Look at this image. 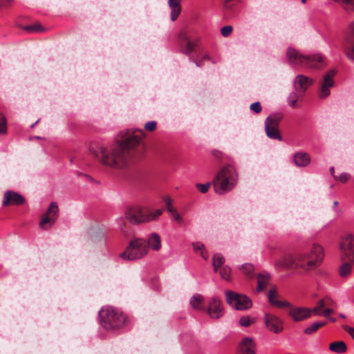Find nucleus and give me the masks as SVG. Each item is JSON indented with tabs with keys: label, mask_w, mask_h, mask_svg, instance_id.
Listing matches in <instances>:
<instances>
[{
	"label": "nucleus",
	"mask_w": 354,
	"mask_h": 354,
	"mask_svg": "<svg viewBox=\"0 0 354 354\" xmlns=\"http://www.w3.org/2000/svg\"><path fill=\"white\" fill-rule=\"evenodd\" d=\"M225 262V258L220 254H215L213 257L212 265L214 272H217L218 268H221Z\"/></svg>",
	"instance_id": "31"
},
{
	"label": "nucleus",
	"mask_w": 354,
	"mask_h": 354,
	"mask_svg": "<svg viewBox=\"0 0 354 354\" xmlns=\"http://www.w3.org/2000/svg\"><path fill=\"white\" fill-rule=\"evenodd\" d=\"M301 1L302 3H305L306 0H301Z\"/></svg>",
	"instance_id": "61"
},
{
	"label": "nucleus",
	"mask_w": 354,
	"mask_h": 354,
	"mask_svg": "<svg viewBox=\"0 0 354 354\" xmlns=\"http://www.w3.org/2000/svg\"><path fill=\"white\" fill-rule=\"evenodd\" d=\"M192 246L195 252L203 250L205 248L204 244L201 242L193 243Z\"/></svg>",
	"instance_id": "46"
},
{
	"label": "nucleus",
	"mask_w": 354,
	"mask_h": 354,
	"mask_svg": "<svg viewBox=\"0 0 354 354\" xmlns=\"http://www.w3.org/2000/svg\"><path fill=\"white\" fill-rule=\"evenodd\" d=\"M330 174L334 177V178H335V179H336V178H336V176L334 175V173H335V169H334V167H331L330 168Z\"/></svg>",
	"instance_id": "55"
},
{
	"label": "nucleus",
	"mask_w": 354,
	"mask_h": 354,
	"mask_svg": "<svg viewBox=\"0 0 354 354\" xmlns=\"http://www.w3.org/2000/svg\"><path fill=\"white\" fill-rule=\"evenodd\" d=\"M287 58L290 64L306 68L319 69L326 65L324 57L322 55H304L294 48L288 50Z\"/></svg>",
	"instance_id": "4"
},
{
	"label": "nucleus",
	"mask_w": 354,
	"mask_h": 354,
	"mask_svg": "<svg viewBox=\"0 0 354 354\" xmlns=\"http://www.w3.org/2000/svg\"><path fill=\"white\" fill-rule=\"evenodd\" d=\"M124 217L130 223L138 225L152 221L155 214L147 207L134 205L126 208Z\"/></svg>",
	"instance_id": "7"
},
{
	"label": "nucleus",
	"mask_w": 354,
	"mask_h": 354,
	"mask_svg": "<svg viewBox=\"0 0 354 354\" xmlns=\"http://www.w3.org/2000/svg\"><path fill=\"white\" fill-rule=\"evenodd\" d=\"M352 271V266L349 262L344 263L339 268V273L342 277H348Z\"/></svg>",
	"instance_id": "32"
},
{
	"label": "nucleus",
	"mask_w": 354,
	"mask_h": 354,
	"mask_svg": "<svg viewBox=\"0 0 354 354\" xmlns=\"http://www.w3.org/2000/svg\"><path fill=\"white\" fill-rule=\"evenodd\" d=\"M201 257L205 259V260H207L208 259V253L207 252V250H205V248H204L203 250H201Z\"/></svg>",
	"instance_id": "52"
},
{
	"label": "nucleus",
	"mask_w": 354,
	"mask_h": 354,
	"mask_svg": "<svg viewBox=\"0 0 354 354\" xmlns=\"http://www.w3.org/2000/svg\"><path fill=\"white\" fill-rule=\"evenodd\" d=\"M294 162L298 167H306L310 162V156L308 153L297 152L294 156Z\"/></svg>",
	"instance_id": "22"
},
{
	"label": "nucleus",
	"mask_w": 354,
	"mask_h": 354,
	"mask_svg": "<svg viewBox=\"0 0 354 354\" xmlns=\"http://www.w3.org/2000/svg\"><path fill=\"white\" fill-rule=\"evenodd\" d=\"M220 274L222 279L229 281L231 276V268L227 266H224L221 268Z\"/></svg>",
	"instance_id": "36"
},
{
	"label": "nucleus",
	"mask_w": 354,
	"mask_h": 354,
	"mask_svg": "<svg viewBox=\"0 0 354 354\" xmlns=\"http://www.w3.org/2000/svg\"><path fill=\"white\" fill-rule=\"evenodd\" d=\"M239 324L242 326L248 327L252 324V322L249 317L243 316L239 319Z\"/></svg>",
	"instance_id": "42"
},
{
	"label": "nucleus",
	"mask_w": 354,
	"mask_h": 354,
	"mask_svg": "<svg viewBox=\"0 0 354 354\" xmlns=\"http://www.w3.org/2000/svg\"><path fill=\"white\" fill-rule=\"evenodd\" d=\"M337 1L341 2L346 10L348 11L354 10V0H336Z\"/></svg>",
	"instance_id": "37"
},
{
	"label": "nucleus",
	"mask_w": 354,
	"mask_h": 354,
	"mask_svg": "<svg viewBox=\"0 0 354 354\" xmlns=\"http://www.w3.org/2000/svg\"><path fill=\"white\" fill-rule=\"evenodd\" d=\"M283 118L281 113L270 114L265 120V132L266 136L272 140L282 141L279 131V124Z\"/></svg>",
	"instance_id": "8"
},
{
	"label": "nucleus",
	"mask_w": 354,
	"mask_h": 354,
	"mask_svg": "<svg viewBox=\"0 0 354 354\" xmlns=\"http://www.w3.org/2000/svg\"><path fill=\"white\" fill-rule=\"evenodd\" d=\"M341 259L342 261H348L351 264H354V249L342 252Z\"/></svg>",
	"instance_id": "33"
},
{
	"label": "nucleus",
	"mask_w": 354,
	"mask_h": 354,
	"mask_svg": "<svg viewBox=\"0 0 354 354\" xmlns=\"http://www.w3.org/2000/svg\"><path fill=\"white\" fill-rule=\"evenodd\" d=\"M212 154L217 159H221L223 157V153L218 150H213Z\"/></svg>",
	"instance_id": "50"
},
{
	"label": "nucleus",
	"mask_w": 354,
	"mask_h": 354,
	"mask_svg": "<svg viewBox=\"0 0 354 354\" xmlns=\"http://www.w3.org/2000/svg\"><path fill=\"white\" fill-rule=\"evenodd\" d=\"M289 308L288 315L295 322H301L311 317L313 310L306 307H295L290 304Z\"/></svg>",
	"instance_id": "13"
},
{
	"label": "nucleus",
	"mask_w": 354,
	"mask_h": 354,
	"mask_svg": "<svg viewBox=\"0 0 354 354\" xmlns=\"http://www.w3.org/2000/svg\"><path fill=\"white\" fill-rule=\"evenodd\" d=\"M250 109L251 111H254L256 113H259L261 111V110H262V107L261 106V104L259 102H256L252 103L250 105Z\"/></svg>",
	"instance_id": "41"
},
{
	"label": "nucleus",
	"mask_w": 354,
	"mask_h": 354,
	"mask_svg": "<svg viewBox=\"0 0 354 354\" xmlns=\"http://www.w3.org/2000/svg\"><path fill=\"white\" fill-rule=\"evenodd\" d=\"M326 322H317L312 324L304 329V333L306 335H312L315 333L319 328L325 326Z\"/></svg>",
	"instance_id": "30"
},
{
	"label": "nucleus",
	"mask_w": 354,
	"mask_h": 354,
	"mask_svg": "<svg viewBox=\"0 0 354 354\" xmlns=\"http://www.w3.org/2000/svg\"><path fill=\"white\" fill-rule=\"evenodd\" d=\"M7 132L6 119L5 116L0 113V134Z\"/></svg>",
	"instance_id": "38"
},
{
	"label": "nucleus",
	"mask_w": 354,
	"mask_h": 354,
	"mask_svg": "<svg viewBox=\"0 0 354 354\" xmlns=\"http://www.w3.org/2000/svg\"><path fill=\"white\" fill-rule=\"evenodd\" d=\"M255 344L251 338H244L239 345V354H255Z\"/></svg>",
	"instance_id": "19"
},
{
	"label": "nucleus",
	"mask_w": 354,
	"mask_h": 354,
	"mask_svg": "<svg viewBox=\"0 0 354 354\" xmlns=\"http://www.w3.org/2000/svg\"><path fill=\"white\" fill-rule=\"evenodd\" d=\"M329 349L337 353H343L346 351L347 346L343 341L333 342L330 344Z\"/></svg>",
	"instance_id": "26"
},
{
	"label": "nucleus",
	"mask_w": 354,
	"mask_h": 354,
	"mask_svg": "<svg viewBox=\"0 0 354 354\" xmlns=\"http://www.w3.org/2000/svg\"><path fill=\"white\" fill-rule=\"evenodd\" d=\"M25 203V198L19 194L13 191H7L4 194V200L3 201V206L10 205H19Z\"/></svg>",
	"instance_id": "16"
},
{
	"label": "nucleus",
	"mask_w": 354,
	"mask_h": 354,
	"mask_svg": "<svg viewBox=\"0 0 354 354\" xmlns=\"http://www.w3.org/2000/svg\"><path fill=\"white\" fill-rule=\"evenodd\" d=\"M24 29L30 33L43 32L46 30L45 28L42 25L36 22L32 25L26 26L24 27Z\"/></svg>",
	"instance_id": "29"
},
{
	"label": "nucleus",
	"mask_w": 354,
	"mask_h": 354,
	"mask_svg": "<svg viewBox=\"0 0 354 354\" xmlns=\"http://www.w3.org/2000/svg\"><path fill=\"white\" fill-rule=\"evenodd\" d=\"M161 247L160 237L156 234V250L160 249Z\"/></svg>",
	"instance_id": "53"
},
{
	"label": "nucleus",
	"mask_w": 354,
	"mask_h": 354,
	"mask_svg": "<svg viewBox=\"0 0 354 354\" xmlns=\"http://www.w3.org/2000/svg\"><path fill=\"white\" fill-rule=\"evenodd\" d=\"M163 212L162 209H156V216H160Z\"/></svg>",
	"instance_id": "56"
},
{
	"label": "nucleus",
	"mask_w": 354,
	"mask_h": 354,
	"mask_svg": "<svg viewBox=\"0 0 354 354\" xmlns=\"http://www.w3.org/2000/svg\"><path fill=\"white\" fill-rule=\"evenodd\" d=\"M241 269L244 273H245L248 275H252L254 270L253 265H252L250 263L243 264L241 266Z\"/></svg>",
	"instance_id": "39"
},
{
	"label": "nucleus",
	"mask_w": 354,
	"mask_h": 354,
	"mask_svg": "<svg viewBox=\"0 0 354 354\" xmlns=\"http://www.w3.org/2000/svg\"><path fill=\"white\" fill-rule=\"evenodd\" d=\"M345 39L348 44L352 45L351 49L348 50L347 56L350 59L354 61V21L348 26Z\"/></svg>",
	"instance_id": "18"
},
{
	"label": "nucleus",
	"mask_w": 354,
	"mask_h": 354,
	"mask_svg": "<svg viewBox=\"0 0 354 354\" xmlns=\"http://www.w3.org/2000/svg\"><path fill=\"white\" fill-rule=\"evenodd\" d=\"M178 40L180 41H189L187 36V32L185 29L180 30L178 33Z\"/></svg>",
	"instance_id": "43"
},
{
	"label": "nucleus",
	"mask_w": 354,
	"mask_h": 354,
	"mask_svg": "<svg viewBox=\"0 0 354 354\" xmlns=\"http://www.w3.org/2000/svg\"><path fill=\"white\" fill-rule=\"evenodd\" d=\"M323 248L318 244H313L306 252H299V266L304 270H312L319 266L324 259Z\"/></svg>",
	"instance_id": "5"
},
{
	"label": "nucleus",
	"mask_w": 354,
	"mask_h": 354,
	"mask_svg": "<svg viewBox=\"0 0 354 354\" xmlns=\"http://www.w3.org/2000/svg\"><path fill=\"white\" fill-rule=\"evenodd\" d=\"M145 136L144 131L139 129L124 130L116 136L111 145L95 144L90 148V152L101 165L124 169L145 153Z\"/></svg>",
	"instance_id": "1"
},
{
	"label": "nucleus",
	"mask_w": 354,
	"mask_h": 354,
	"mask_svg": "<svg viewBox=\"0 0 354 354\" xmlns=\"http://www.w3.org/2000/svg\"><path fill=\"white\" fill-rule=\"evenodd\" d=\"M336 73L335 70L332 69L324 75L323 80L321 82L320 98L324 99L330 95V88L334 85L333 77Z\"/></svg>",
	"instance_id": "12"
},
{
	"label": "nucleus",
	"mask_w": 354,
	"mask_h": 354,
	"mask_svg": "<svg viewBox=\"0 0 354 354\" xmlns=\"http://www.w3.org/2000/svg\"><path fill=\"white\" fill-rule=\"evenodd\" d=\"M353 240L354 237L351 234H346L342 236L339 242L341 253L353 249Z\"/></svg>",
	"instance_id": "21"
},
{
	"label": "nucleus",
	"mask_w": 354,
	"mask_h": 354,
	"mask_svg": "<svg viewBox=\"0 0 354 354\" xmlns=\"http://www.w3.org/2000/svg\"><path fill=\"white\" fill-rule=\"evenodd\" d=\"M225 295L226 302L236 310H245L252 307V301L246 295L232 290H227Z\"/></svg>",
	"instance_id": "9"
},
{
	"label": "nucleus",
	"mask_w": 354,
	"mask_h": 354,
	"mask_svg": "<svg viewBox=\"0 0 354 354\" xmlns=\"http://www.w3.org/2000/svg\"><path fill=\"white\" fill-rule=\"evenodd\" d=\"M333 312V310L331 308H329V307H326L322 311V315H324V317H328L330 313H332Z\"/></svg>",
	"instance_id": "49"
},
{
	"label": "nucleus",
	"mask_w": 354,
	"mask_h": 354,
	"mask_svg": "<svg viewBox=\"0 0 354 354\" xmlns=\"http://www.w3.org/2000/svg\"><path fill=\"white\" fill-rule=\"evenodd\" d=\"M264 319L266 326L269 330L274 333H278L282 330V322L279 317L274 315L266 313L265 314Z\"/></svg>",
	"instance_id": "15"
},
{
	"label": "nucleus",
	"mask_w": 354,
	"mask_h": 354,
	"mask_svg": "<svg viewBox=\"0 0 354 354\" xmlns=\"http://www.w3.org/2000/svg\"><path fill=\"white\" fill-rule=\"evenodd\" d=\"M237 181L238 174L236 169L232 165H227L214 178V191L219 194L228 192L235 187Z\"/></svg>",
	"instance_id": "3"
},
{
	"label": "nucleus",
	"mask_w": 354,
	"mask_h": 354,
	"mask_svg": "<svg viewBox=\"0 0 354 354\" xmlns=\"http://www.w3.org/2000/svg\"><path fill=\"white\" fill-rule=\"evenodd\" d=\"M210 185H211L210 183H207L205 184L197 183L196 185L198 189L203 194H205L208 191V189L210 187Z\"/></svg>",
	"instance_id": "40"
},
{
	"label": "nucleus",
	"mask_w": 354,
	"mask_h": 354,
	"mask_svg": "<svg viewBox=\"0 0 354 354\" xmlns=\"http://www.w3.org/2000/svg\"><path fill=\"white\" fill-rule=\"evenodd\" d=\"M59 208L57 203H50L47 211L41 216L39 227L43 230H46L48 225L49 227L52 226L57 218Z\"/></svg>",
	"instance_id": "10"
},
{
	"label": "nucleus",
	"mask_w": 354,
	"mask_h": 354,
	"mask_svg": "<svg viewBox=\"0 0 354 354\" xmlns=\"http://www.w3.org/2000/svg\"><path fill=\"white\" fill-rule=\"evenodd\" d=\"M85 176H86L88 179H89V180H93L92 177H91V176H88V175H85Z\"/></svg>",
	"instance_id": "58"
},
{
	"label": "nucleus",
	"mask_w": 354,
	"mask_h": 354,
	"mask_svg": "<svg viewBox=\"0 0 354 354\" xmlns=\"http://www.w3.org/2000/svg\"><path fill=\"white\" fill-rule=\"evenodd\" d=\"M349 177L350 176L347 173H342L339 176V180L343 183H345L348 180Z\"/></svg>",
	"instance_id": "48"
},
{
	"label": "nucleus",
	"mask_w": 354,
	"mask_h": 354,
	"mask_svg": "<svg viewBox=\"0 0 354 354\" xmlns=\"http://www.w3.org/2000/svg\"><path fill=\"white\" fill-rule=\"evenodd\" d=\"M270 281V275L268 274H259L257 276V288L258 292L262 291L266 288Z\"/></svg>",
	"instance_id": "27"
},
{
	"label": "nucleus",
	"mask_w": 354,
	"mask_h": 354,
	"mask_svg": "<svg viewBox=\"0 0 354 354\" xmlns=\"http://www.w3.org/2000/svg\"><path fill=\"white\" fill-rule=\"evenodd\" d=\"M196 46V42L191 40L186 41L185 46L181 48V51L184 54L188 55L194 51Z\"/></svg>",
	"instance_id": "35"
},
{
	"label": "nucleus",
	"mask_w": 354,
	"mask_h": 354,
	"mask_svg": "<svg viewBox=\"0 0 354 354\" xmlns=\"http://www.w3.org/2000/svg\"><path fill=\"white\" fill-rule=\"evenodd\" d=\"M300 95L296 92H292L288 97V104L292 108L297 107V102L299 101Z\"/></svg>",
	"instance_id": "34"
},
{
	"label": "nucleus",
	"mask_w": 354,
	"mask_h": 354,
	"mask_svg": "<svg viewBox=\"0 0 354 354\" xmlns=\"http://www.w3.org/2000/svg\"><path fill=\"white\" fill-rule=\"evenodd\" d=\"M329 301V297H325L322 299H319L317 305L315 306L313 309H311L313 310V313L317 315H321L322 311L323 308H325L327 306L328 303Z\"/></svg>",
	"instance_id": "28"
},
{
	"label": "nucleus",
	"mask_w": 354,
	"mask_h": 354,
	"mask_svg": "<svg viewBox=\"0 0 354 354\" xmlns=\"http://www.w3.org/2000/svg\"><path fill=\"white\" fill-rule=\"evenodd\" d=\"M204 301V297L201 295H194L191 297L189 304L191 306L197 310H203V303Z\"/></svg>",
	"instance_id": "25"
},
{
	"label": "nucleus",
	"mask_w": 354,
	"mask_h": 354,
	"mask_svg": "<svg viewBox=\"0 0 354 354\" xmlns=\"http://www.w3.org/2000/svg\"><path fill=\"white\" fill-rule=\"evenodd\" d=\"M180 0H169V6L171 9V19L175 21L180 13Z\"/></svg>",
	"instance_id": "24"
},
{
	"label": "nucleus",
	"mask_w": 354,
	"mask_h": 354,
	"mask_svg": "<svg viewBox=\"0 0 354 354\" xmlns=\"http://www.w3.org/2000/svg\"><path fill=\"white\" fill-rule=\"evenodd\" d=\"M204 60H211V61L212 62V63H213V64H215V63H216V62H215V61H214V60H212V58L209 57V55L205 54V55H204L201 57V60H199V61H195V63H196V66H198V67H201V66H203V61H204Z\"/></svg>",
	"instance_id": "45"
},
{
	"label": "nucleus",
	"mask_w": 354,
	"mask_h": 354,
	"mask_svg": "<svg viewBox=\"0 0 354 354\" xmlns=\"http://www.w3.org/2000/svg\"><path fill=\"white\" fill-rule=\"evenodd\" d=\"M327 303H328V304L326 306V308L327 307L331 308L333 306V304H335L334 301L332 299H330V298H329V301Z\"/></svg>",
	"instance_id": "54"
},
{
	"label": "nucleus",
	"mask_w": 354,
	"mask_h": 354,
	"mask_svg": "<svg viewBox=\"0 0 354 354\" xmlns=\"http://www.w3.org/2000/svg\"><path fill=\"white\" fill-rule=\"evenodd\" d=\"M13 0H5L4 6H7L12 3Z\"/></svg>",
	"instance_id": "57"
},
{
	"label": "nucleus",
	"mask_w": 354,
	"mask_h": 354,
	"mask_svg": "<svg viewBox=\"0 0 354 354\" xmlns=\"http://www.w3.org/2000/svg\"><path fill=\"white\" fill-rule=\"evenodd\" d=\"M145 130L149 131H155V121H151L149 122H147L145 125Z\"/></svg>",
	"instance_id": "47"
},
{
	"label": "nucleus",
	"mask_w": 354,
	"mask_h": 354,
	"mask_svg": "<svg viewBox=\"0 0 354 354\" xmlns=\"http://www.w3.org/2000/svg\"><path fill=\"white\" fill-rule=\"evenodd\" d=\"M100 323L106 330H113L122 327L126 322V316L111 307L101 310L99 313Z\"/></svg>",
	"instance_id": "6"
},
{
	"label": "nucleus",
	"mask_w": 354,
	"mask_h": 354,
	"mask_svg": "<svg viewBox=\"0 0 354 354\" xmlns=\"http://www.w3.org/2000/svg\"><path fill=\"white\" fill-rule=\"evenodd\" d=\"M163 200L165 203L167 211L169 212L170 215L172 218L178 223H182L183 218L179 213L177 212L176 209L174 208L171 205V200L168 196L163 197Z\"/></svg>",
	"instance_id": "23"
},
{
	"label": "nucleus",
	"mask_w": 354,
	"mask_h": 354,
	"mask_svg": "<svg viewBox=\"0 0 354 354\" xmlns=\"http://www.w3.org/2000/svg\"><path fill=\"white\" fill-rule=\"evenodd\" d=\"M313 83L312 79L303 75H298L295 80V88L297 91L304 93Z\"/></svg>",
	"instance_id": "17"
},
{
	"label": "nucleus",
	"mask_w": 354,
	"mask_h": 354,
	"mask_svg": "<svg viewBox=\"0 0 354 354\" xmlns=\"http://www.w3.org/2000/svg\"><path fill=\"white\" fill-rule=\"evenodd\" d=\"M269 302L274 306L277 308H285L286 306H290V303L288 301H281L277 299V292L276 289H271L268 292V295Z\"/></svg>",
	"instance_id": "20"
},
{
	"label": "nucleus",
	"mask_w": 354,
	"mask_h": 354,
	"mask_svg": "<svg viewBox=\"0 0 354 354\" xmlns=\"http://www.w3.org/2000/svg\"><path fill=\"white\" fill-rule=\"evenodd\" d=\"M339 316H340L341 317H342V318H345V315H343V314H339Z\"/></svg>",
	"instance_id": "60"
},
{
	"label": "nucleus",
	"mask_w": 354,
	"mask_h": 354,
	"mask_svg": "<svg viewBox=\"0 0 354 354\" xmlns=\"http://www.w3.org/2000/svg\"><path fill=\"white\" fill-rule=\"evenodd\" d=\"M207 313L212 319H217L223 315V307L221 301L213 297L209 304Z\"/></svg>",
	"instance_id": "14"
},
{
	"label": "nucleus",
	"mask_w": 354,
	"mask_h": 354,
	"mask_svg": "<svg viewBox=\"0 0 354 354\" xmlns=\"http://www.w3.org/2000/svg\"><path fill=\"white\" fill-rule=\"evenodd\" d=\"M331 321H332L333 322H336V319H331Z\"/></svg>",
	"instance_id": "62"
},
{
	"label": "nucleus",
	"mask_w": 354,
	"mask_h": 354,
	"mask_svg": "<svg viewBox=\"0 0 354 354\" xmlns=\"http://www.w3.org/2000/svg\"><path fill=\"white\" fill-rule=\"evenodd\" d=\"M232 32V27L231 26H225L221 30V33L223 37L229 36Z\"/></svg>",
	"instance_id": "44"
},
{
	"label": "nucleus",
	"mask_w": 354,
	"mask_h": 354,
	"mask_svg": "<svg viewBox=\"0 0 354 354\" xmlns=\"http://www.w3.org/2000/svg\"><path fill=\"white\" fill-rule=\"evenodd\" d=\"M344 329L347 331V333L351 336V337L354 339V328L346 326Z\"/></svg>",
	"instance_id": "51"
},
{
	"label": "nucleus",
	"mask_w": 354,
	"mask_h": 354,
	"mask_svg": "<svg viewBox=\"0 0 354 354\" xmlns=\"http://www.w3.org/2000/svg\"><path fill=\"white\" fill-rule=\"evenodd\" d=\"M298 262L299 252L295 254H285L281 259L275 261L274 266L278 269L299 268Z\"/></svg>",
	"instance_id": "11"
},
{
	"label": "nucleus",
	"mask_w": 354,
	"mask_h": 354,
	"mask_svg": "<svg viewBox=\"0 0 354 354\" xmlns=\"http://www.w3.org/2000/svg\"><path fill=\"white\" fill-rule=\"evenodd\" d=\"M333 204H334V206H337L338 205V202L337 201H335Z\"/></svg>",
	"instance_id": "59"
},
{
	"label": "nucleus",
	"mask_w": 354,
	"mask_h": 354,
	"mask_svg": "<svg viewBox=\"0 0 354 354\" xmlns=\"http://www.w3.org/2000/svg\"><path fill=\"white\" fill-rule=\"evenodd\" d=\"M149 248L155 249V233H151L147 240L132 239L126 250L120 254V257L124 260H136L146 255Z\"/></svg>",
	"instance_id": "2"
}]
</instances>
